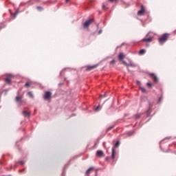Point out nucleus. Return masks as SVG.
Wrapping results in <instances>:
<instances>
[{
    "label": "nucleus",
    "mask_w": 176,
    "mask_h": 176,
    "mask_svg": "<svg viewBox=\"0 0 176 176\" xmlns=\"http://www.w3.org/2000/svg\"><path fill=\"white\" fill-rule=\"evenodd\" d=\"M140 100H141L142 102H145V101H147L148 104V109L146 111L147 117L151 116V112H152V104L151 103V100H148V97H146L145 96H141Z\"/></svg>",
    "instance_id": "f257e3e1"
},
{
    "label": "nucleus",
    "mask_w": 176,
    "mask_h": 176,
    "mask_svg": "<svg viewBox=\"0 0 176 176\" xmlns=\"http://www.w3.org/2000/svg\"><path fill=\"white\" fill-rule=\"evenodd\" d=\"M168 39V34L164 33L160 38H158V41L160 45H163Z\"/></svg>",
    "instance_id": "f03ea898"
},
{
    "label": "nucleus",
    "mask_w": 176,
    "mask_h": 176,
    "mask_svg": "<svg viewBox=\"0 0 176 176\" xmlns=\"http://www.w3.org/2000/svg\"><path fill=\"white\" fill-rule=\"evenodd\" d=\"M91 23H94V19H91L87 20L82 25L83 28H87V27H89V25H90Z\"/></svg>",
    "instance_id": "7ed1b4c3"
},
{
    "label": "nucleus",
    "mask_w": 176,
    "mask_h": 176,
    "mask_svg": "<svg viewBox=\"0 0 176 176\" xmlns=\"http://www.w3.org/2000/svg\"><path fill=\"white\" fill-rule=\"evenodd\" d=\"M149 75L151 76V78L153 79V82H155V83H157V82H159V78L156 75H155V74L150 73Z\"/></svg>",
    "instance_id": "20e7f679"
},
{
    "label": "nucleus",
    "mask_w": 176,
    "mask_h": 176,
    "mask_svg": "<svg viewBox=\"0 0 176 176\" xmlns=\"http://www.w3.org/2000/svg\"><path fill=\"white\" fill-rule=\"evenodd\" d=\"M52 97V92L50 91H46L44 94V100H50V98Z\"/></svg>",
    "instance_id": "39448f33"
},
{
    "label": "nucleus",
    "mask_w": 176,
    "mask_h": 176,
    "mask_svg": "<svg viewBox=\"0 0 176 176\" xmlns=\"http://www.w3.org/2000/svg\"><path fill=\"white\" fill-rule=\"evenodd\" d=\"M145 13V8H144V6H141V10L138 12V16H142Z\"/></svg>",
    "instance_id": "423d86ee"
},
{
    "label": "nucleus",
    "mask_w": 176,
    "mask_h": 176,
    "mask_svg": "<svg viewBox=\"0 0 176 176\" xmlns=\"http://www.w3.org/2000/svg\"><path fill=\"white\" fill-rule=\"evenodd\" d=\"M16 102H19V105H23V101L21 100V96H17L15 98Z\"/></svg>",
    "instance_id": "0eeeda50"
},
{
    "label": "nucleus",
    "mask_w": 176,
    "mask_h": 176,
    "mask_svg": "<svg viewBox=\"0 0 176 176\" xmlns=\"http://www.w3.org/2000/svg\"><path fill=\"white\" fill-rule=\"evenodd\" d=\"M96 156H98V157H102V156H104V151H102V150L97 151Z\"/></svg>",
    "instance_id": "6e6552de"
},
{
    "label": "nucleus",
    "mask_w": 176,
    "mask_h": 176,
    "mask_svg": "<svg viewBox=\"0 0 176 176\" xmlns=\"http://www.w3.org/2000/svg\"><path fill=\"white\" fill-rule=\"evenodd\" d=\"M22 114L25 118H31V113L27 111H23L22 112Z\"/></svg>",
    "instance_id": "1a4fd4ad"
},
{
    "label": "nucleus",
    "mask_w": 176,
    "mask_h": 176,
    "mask_svg": "<svg viewBox=\"0 0 176 176\" xmlns=\"http://www.w3.org/2000/svg\"><path fill=\"white\" fill-rule=\"evenodd\" d=\"M98 66V65H94L91 66H88L87 67V71H91V69H94V68H97Z\"/></svg>",
    "instance_id": "9d476101"
},
{
    "label": "nucleus",
    "mask_w": 176,
    "mask_h": 176,
    "mask_svg": "<svg viewBox=\"0 0 176 176\" xmlns=\"http://www.w3.org/2000/svg\"><path fill=\"white\" fill-rule=\"evenodd\" d=\"M118 58L122 61V60L124 58V54H123V53H120L118 54Z\"/></svg>",
    "instance_id": "9b49d317"
},
{
    "label": "nucleus",
    "mask_w": 176,
    "mask_h": 176,
    "mask_svg": "<svg viewBox=\"0 0 176 176\" xmlns=\"http://www.w3.org/2000/svg\"><path fill=\"white\" fill-rule=\"evenodd\" d=\"M142 41L143 42H152V38H151V37H148L147 38H143V39H142Z\"/></svg>",
    "instance_id": "f8f14e48"
},
{
    "label": "nucleus",
    "mask_w": 176,
    "mask_h": 176,
    "mask_svg": "<svg viewBox=\"0 0 176 176\" xmlns=\"http://www.w3.org/2000/svg\"><path fill=\"white\" fill-rule=\"evenodd\" d=\"M133 118L135 120H138V119H140V118H141V114H135L133 116Z\"/></svg>",
    "instance_id": "ddd939ff"
},
{
    "label": "nucleus",
    "mask_w": 176,
    "mask_h": 176,
    "mask_svg": "<svg viewBox=\"0 0 176 176\" xmlns=\"http://www.w3.org/2000/svg\"><path fill=\"white\" fill-rule=\"evenodd\" d=\"M133 134H135V130L131 131L128 132L127 135H128V137H131V135H133Z\"/></svg>",
    "instance_id": "4468645a"
},
{
    "label": "nucleus",
    "mask_w": 176,
    "mask_h": 176,
    "mask_svg": "<svg viewBox=\"0 0 176 176\" xmlns=\"http://www.w3.org/2000/svg\"><path fill=\"white\" fill-rule=\"evenodd\" d=\"M5 81L6 82V83H8V85H10V83H12V80H10V78L8 77L5 79Z\"/></svg>",
    "instance_id": "2eb2a0df"
},
{
    "label": "nucleus",
    "mask_w": 176,
    "mask_h": 176,
    "mask_svg": "<svg viewBox=\"0 0 176 176\" xmlns=\"http://www.w3.org/2000/svg\"><path fill=\"white\" fill-rule=\"evenodd\" d=\"M111 157L113 160L115 159V148H112L111 150Z\"/></svg>",
    "instance_id": "dca6fc26"
},
{
    "label": "nucleus",
    "mask_w": 176,
    "mask_h": 176,
    "mask_svg": "<svg viewBox=\"0 0 176 176\" xmlns=\"http://www.w3.org/2000/svg\"><path fill=\"white\" fill-rule=\"evenodd\" d=\"M140 89L142 93H148V91H146V89L144 88V87H140Z\"/></svg>",
    "instance_id": "f3484780"
},
{
    "label": "nucleus",
    "mask_w": 176,
    "mask_h": 176,
    "mask_svg": "<svg viewBox=\"0 0 176 176\" xmlns=\"http://www.w3.org/2000/svg\"><path fill=\"white\" fill-rule=\"evenodd\" d=\"M139 54H140L141 56H142V54H145V50L144 49L140 50L139 52Z\"/></svg>",
    "instance_id": "a211bd4d"
},
{
    "label": "nucleus",
    "mask_w": 176,
    "mask_h": 176,
    "mask_svg": "<svg viewBox=\"0 0 176 176\" xmlns=\"http://www.w3.org/2000/svg\"><path fill=\"white\" fill-rule=\"evenodd\" d=\"M128 67H133V68H135V67H137V65L134 63H128L127 65Z\"/></svg>",
    "instance_id": "6ab92c4d"
},
{
    "label": "nucleus",
    "mask_w": 176,
    "mask_h": 176,
    "mask_svg": "<svg viewBox=\"0 0 176 176\" xmlns=\"http://www.w3.org/2000/svg\"><path fill=\"white\" fill-rule=\"evenodd\" d=\"M28 94L30 98H34V94H32V92L29 91V92H28Z\"/></svg>",
    "instance_id": "aec40b11"
},
{
    "label": "nucleus",
    "mask_w": 176,
    "mask_h": 176,
    "mask_svg": "<svg viewBox=\"0 0 176 176\" xmlns=\"http://www.w3.org/2000/svg\"><path fill=\"white\" fill-rule=\"evenodd\" d=\"M93 167H90V168H89L87 170V171H86V174L87 175V176H89V173H90V170H93Z\"/></svg>",
    "instance_id": "412c9836"
},
{
    "label": "nucleus",
    "mask_w": 176,
    "mask_h": 176,
    "mask_svg": "<svg viewBox=\"0 0 176 176\" xmlns=\"http://www.w3.org/2000/svg\"><path fill=\"white\" fill-rule=\"evenodd\" d=\"M162 100H163V96H160V97L158 98L157 103H158V104H160V102H162Z\"/></svg>",
    "instance_id": "4be33fe9"
},
{
    "label": "nucleus",
    "mask_w": 176,
    "mask_h": 176,
    "mask_svg": "<svg viewBox=\"0 0 176 176\" xmlns=\"http://www.w3.org/2000/svg\"><path fill=\"white\" fill-rule=\"evenodd\" d=\"M9 90H10V88L8 89H4L3 91L5 93V96H6V94H8V91H9Z\"/></svg>",
    "instance_id": "5701e85b"
},
{
    "label": "nucleus",
    "mask_w": 176,
    "mask_h": 176,
    "mask_svg": "<svg viewBox=\"0 0 176 176\" xmlns=\"http://www.w3.org/2000/svg\"><path fill=\"white\" fill-rule=\"evenodd\" d=\"M120 145V142L117 141L115 144V147L118 148Z\"/></svg>",
    "instance_id": "b1692460"
},
{
    "label": "nucleus",
    "mask_w": 176,
    "mask_h": 176,
    "mask_svg": "<svg viewBox=\"0 0 176 176\" xmlns=\"http://www.w3.org/2000/svg\"><path fill=\"white\" fill-rule=\"evenodd\" d=\"M37 10L39 12H42V10H43V8H42L41 6H37Z\"/></svg>",
    "instance_id": "393cba45"
},
{
    "label": "nucleus",
    "mask_w": 176,
    "mask_h": 176,
    "mask_svg": "<svg viewBox=\"0 0 176 176\" xmlns=\"http://www.w3.org/2000/svg\"><path fill=\"white\" fill-rule=\"evenodd\" d=\"M25 87H30L31 85L30 84V82H25Z\"/></svg>",
    "instance_id": "a878e982"
},
{
    "label": "nucleus",
    "mask_w": 176,
    "mask_h": 176,
    "mask_svg": "<svg viewBox=\"0 0 176 176\" xmlns=\"http://www.w3.org/2000/svg\"><path fill=\"white\" fill-rule=\"evenodd\" d=\"M146 85H147V86H148L149 88H151V87H152V83H151V82H147Z\"/></svg>",
    "instance_id": "bb28decb"
},
{
    "label": "nucleus",
    "mask_w": 176,
    "mask_h": 176,
    "mask_svg": "<svg viewBox=\"0 0 176 176\" xmlns=\"http://www.w3.org/2000/svg\"><path fill=\"white\" fill-rule=\"evenodd\" d=\"M115 126H109L108 129H107V131H109V130H112V129H113V127H114Z\"/></svg>",
    "instance_id": "cd10ccee"
},
{
    "label": "nucleus",
    "mask_w": 176,
    "mask_h": 176,
    "mask_svg": "<svg viewBox=\"0 0 176 176\" xmlns=\"http://www.w3.org/2000/svg\"><path fill=\"white\" fill-rule=\"evenodd\" d=\"M98 109H100V105L97 106L96 108H95L96 112H98Z\"/></svg>",
    "instance_id": "c85d7f7f"
},
{
    "label": "nucleus",
    "mask_w": 176,
    "mask_h": 176,
    "mask_svg": "<svg viewBox=\"0 0 176 176\" xmlns=\"http://www.w3.org/2000/svg\"><path fill=\"white\" fill-rule=\"evenodd\" d=\"M137 85H138L139 86H141V81L137 80L136 81Z\"/></svg>",
    "instance_id": "c756f323"
},
{
    "label": "nucleus",
    "mask_w": 176,
    "mask_h": 176,
    "mask_svg": "<svg viewBox=\"0 0 176 176\" xmlns=\"http://www.w3.org/2000/svg\"><path fill=\"white\" fill-rule=\"evenodd\" d=\"M17 14H19V11H16L14 15V17H16V16H17Z\"/></svg>",
    "instance_id": "7c9ffc66"
},
{
    "label": "nucleus",
    "mask_w": 176,
    "mask_h": 176,
    "mask_svg": "<svg viewBox=\"0 0 176 176\" xmlns=\"http://www.w3.org/2000/svg\"><path fill=\"white\" fill-rule=\"evenodd\" d=\"M114 63H116V60H115V59H113V60H111V61H110V64H114Z\"/></svg>",
    "instance_id": "2f4dec72"
},
{
    "label": "nucleus",
    "mask_w": 176,
    "mask_h": 176,
    "mask_svg": "<svg viewBox=\"0 0 176 176\" xmlns=\"http://www.w3.org/2000/svg\"><path fill=\"white\" fill-rule=\"evenodd\" d=\"M122 64H124L125 65H129V63H127V62H126V60H122Z\"/></svg>",
    "instance_id": "473e14b6"
},
{
    "label": "nucleus",
    "mask_w": 176,
    "mask_h": 176,
    "mask_svg": "<svg viewBox=\"0 0 176 176\" xmlns=\"http://www.w3.org/2000/svg\"><path fill=\"white\" fill-rule=\"evenodd\" d=\"M25 162H24V161L19 162V164H21V165L25 164Z\"/></svg>",
    "instance_id": "72a5a7b5"
},
{
    "label": "nucleus",
    "mask_w": 176,
    "mask_h": 176,
    "mask_svg": "<svg viewBox=\"0 0 176 176\" xmlns=\"http://www.w3.org/2000/svg\"><path fill=\"white\" fill-rule=\"evenodd\" d=\"M25 170V168L21 169L19 170V173H23V171H24Z\"/></svg>",
    "instance_id": "f704fd0d"
},
{
    "label": "nucleus",
    "mask_w": 176,
    "mask_h": 176,
    "mask_svg": "<svg viewBox=\"0 0 176 176\" xmlns=\"http://www.w3.org/2000/svg\"><path fill=\"white\" fill-rule=\"evenodd\" d=\"M102 30H100L99 31H98V34L100 35V34H102Z\"/></svg>",
    "instance_id": "c9c22d12"
},
{
    "label": "nucleus",
    "mask_w": 176,
    "mask_h": 176,
    "mask_svg": "<svg viewBox=\"0 0 176 176\" xmlns=\"http://www.w3.org/2000/svg\"><path fill=\"white\" fill-rule=\"evenodd\" d=\"M105 160H106L107 162H108V160H109V157H105Z\"/></svg>",
    "instance_id": "e433bc0d"
},
{
    "label": "nucleus",
    "mask_w": 176,
    "mask_h": 176,
    "mask_svg": "<svg viewBox=\"0 0 176 176\" xmlns=\"http://www.w3.org/2000/svg\"><path fill=\"white\" fill-rule=\"evenodd\" d=\"M105 96H107V94L101 95V97H105Z\"/></svg>",
    "instance_id": "4c0bfd02"
},
{
    "label": "nucleus",
    "mask_w": 176,
    "mask_h": 176,
    "mask_svg": "<svg viewBox=\"0 0 176 176\" xmlns=\"http://www.w3.org/2000/svg\"><path fill=\"white\" fill-rule=\"evenodd\" d=\"M109 2H113V1H118V0H109Z\"/></svg>",
    "instance_id": "58836bf2"
},
{
    "label": "nucleus",
    "mask_w": 176,
    "mask_h": 176,
    "mask_svg": "<svg viewBox=\"0 0 176 176\" xmlns=\"http://www.w3.org/2000/svg\"><path fill=\"white\" fill-rule=\"evenodd\" d=\"M102 9H105V5L102 6Z\"/></svg>",
    "instance_id": "ea45409f"
},
{
    "label": "nucleus",
    "mask_w": 176,
    "mask_h": 176,
    "mask_svg": "<svg viewBox=\"0 0 176 176\" xmlns=\"http://www.w3.org/2000/svg\"><path fill=\"white\" fill-rule=\"evenodd\" d=\"M167 138H168V139H170V138H171V137L165 138V140L167 139Z\"/></svg>",
    "instance_id": "a19ab883"
},
{
    "label": "nucleus",
    "mask_w": 176,
    "mask_h": 176,
    "mask_svg": "<svg viewBox=\"0 0 176 176\" xmlns=\"http://www.w3.org/2000/svg\"><path fill=\"white\" fill-rule=\"evenodd\" d=\"M65 173L63 172L62 174V176H65Z\"/></svg>",
    "instance_id": "79ce46f5"
},
{
    "label": "nucleus",
    "mask_w": 176,
    "mask_h": 176,
    "mask_svg": "<svg viewBox=\"0 0 176 176\" xmlns=\"http://www.w3.org/2000/svg\"><path fill=\"white\" fill-rule=\"evenodd\" d=\"M9 76H10V78H12L13 75L10 74Z\"/></svg>",
    "instance_id": "37998d69"
},
{
    "label": "nucleus",
    "mask_w": 176,
    "mask_h": 176,
    "mask_svg": "<svg viewBox=\"0 0 176 176\" xmlns=\"http://www.w3.org/2000/svg\"><path fill=\"white\" fill-rule=\"evenodd\" d=\"M97 175H98V173L96 172L95 174V176H97Z\"/></svg>",
    "instance_id": "c03bdc74"
},
{
    "label": "nucleus",
    "mask_w": 176,
    "mask_h": 176,
    "mask_svg": "<svg viewBox=\"0 0 176 176\" xmlns=\"http://www.w3.org/2000/svg\"><path fill=\"white\" fill-rule=\"evenodd\" d=\"M63 83H59V86H62Z\"/></svg>",
    "instance_id": "a18cd8bd"
},
{
    "label": "nucleus",
    "mask_w": 176,
    "mask_h": 176,
    "mask_svg": "<svg viewBox=\"0 0 176 176\" xmlns=\"http://www.w3.org/2000/svg\"><path fill=\"white\" fill-rule=\"evenodd\" d=\"M66 1V2L67 3V2H69V0H65Z\"/></svg>",
    "instance_id": "49530a36"
},
{
    "label": "nucleus",
    "mask_w": 176,
    "mask_h": 176,
    "mask_svg": "<svg viewBox=\"0 0 176 176\" xmlns=\"http://www.w3.org/2000/svg\"><path fill=\"white\" fill-rule=\"evenodd\" d=\"M124 116H127V113H125V114H124Z\"/></svg>",
    "instance_id": "de8ad7c7"
},
{
    "label": "nucleus",
    "mask_w": 176,
    "mask_h": 176,
    "mask_svg": "<svg viewBox=\"0 0 176 176\" xmlns=\"http://www.w3.org/2000/svg\"><path fill=\"white\" fill-rule=\"evenodd\" d=\"M104 146H105V142L103 143Z\"/></svg>",
    "instance_id": "09e8293b"
},
{
    "label": "nucleus",
    "mask_w": 176,
    "mask_h": 176,
    "mask_svg": "<svg viewBox=\"0 0 176 176\" xmlns=\"http://www.w3.org/2000/svg\"><path fill=\"white\" fill-rule=\"evenodd\" d=\"M62 73H63V72H60V75H61Z\"/></svg>",
    "instance_id": "8fccbe9b"
},
{
    "label": "nucleus",
    "mask_w": 176,
    "mask_h": 176,
    "mask_svg": "<svg viewBox=\"0 0 176 176\" xmlns=\"http://www.w3.org/2000/svg\"><path fill=\"white\" fill-rule=\"evenodd\" d=\"M162 141H163V140H161V141L160 142V144H161V143H162Z\"/></svg>",
    "instance_id": "3c124183"
},
{
    "label": "nucleus",
    "mask_w": 176,
    "mask_h": 176,
    "mask_svg": "<svg viewBox=\"0 0 176 176\" xmlns=\"http://www.w3.org/2000/svg\"><path fill=\"white\" fill-rule=\"evenodd\" d=\"M7 176H12V175H8Z\"/></svg>",
    "instance_id": "603ef678"
},
{
    "label": "nucleus",
    "mask_w": 176,
    "mask_h": 176,
    "mask_svg": "<svg viewBox=\"0 0 176 176\" xmlns=\"http://www.w3.org/2000/svg\"><path fill=\"white\" fill-rule=\"evenodd\" d=\"M160 148H162V146H161V145H160Z\"/></svg>",
    "instance_id": "864d4df0"
},
{
    "label": "nucleus",
    "mask_w": 176,
    "mask_h": 176,
    "mask_svg": "<svg viewBox=\"0 0 176 176\" xmlns=\"http://www.w3.org/2000/svg\"><path fill=\"white\" fill-rule=\"evenodd\" d=\"M98 25H97V28H98Z\"/></svg>",
    "instance_id": "5fc2aeb1"
}]
</instances>
